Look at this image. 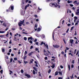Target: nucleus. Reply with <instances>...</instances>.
<instances>
[{
	"mask_svg": "<svg viewBox=\"0 0 79 79\" xmlns=\"http://www.w3.org/2000/svg\"><path fill=\"white\" fill-rule=\"evenodd\" d=\"M58 71L56 72L55 73V75L56 76V75H58Z\"/></svg>",
	"mask_w": 79,
	"mask_h": 79,
	"instance_id": "nucleus-22",
	"label": "nucleus"
},
{
	"mask_svg": "<svg viewBox=\"0 0 79 79\" xmlns=\"http://www.w3.org/2000/svg\"><path fill=\"white\" fill-rule=\"evenodd\" d=\"M73 3L74 5H78L79 4V2H77V1H75L73 2Z\"/></svg>",
	"mask_w": 79,
	"mask_h": 79,
	"instance_id": "nucleus-4",
	"label": "nucleus"
},
{
	"mask_svg": "<svg viewBox=\"0 0 79 79\" xmlns=\"http://www.w3.org/2000/svg\"><path fill=\"white\" fill-rule=\"evenodd\" d=\"M72 63H73V64H74V60H73Z\"/></svg>",
	"mask_w": 79,
	"mask_h": 79,
	"instance_id": "nucleus-49",
	"label": "nucleus"
},
{
	"mask_svg": "<svg viewBox=\"0 0 79 79\" xmlns=\"http://www.w3.org/2000/svg\"><path fill=\"white\" fill-rule=\"evenodd\" d=\"M41 37L42 39H44L45 38V35H42Z\"/></svg>",
	"mask_w": 79,
	"mask_h": 79,
	"instance_id": "nucleus-17",
	"label": "nucleus"
},
{
	"mask_svg": "<svg viewBox=\"0 0 79 79\" xmlns=\"http://www.w3.org/2000/svg\"><path fill=\"white\" fill-rule=\"evenodd\" d=\"M72 9L73 10H75V8L74 7H72Z\"/></svg>",
	"mask_w": 79,
	"mask_h": 79,
	"instance_id": "nucleus-44",
	"label": "nucleus"
},
{
	"mask_svg": "<svg viewBox=\"0 0 79 79\" xmlns=\"http://www.w3.org/2000/svg\"><path fill=\"white\" fill-rule=\"evenodd\" d=\"M67 26H71V24H67Z\"/></svg>",
	"mask_w": 79,
	"mask_h": 79,
	"instance_id": "nucleus-58",
	"label": "nucleus"
},
{
	"mask_svg": "<svg viewBox=\"0 0 79 79\" xmlns=\"http://www.w3.org/2000/svg\"><path fill=\"white\" fill-rule=\"evenodd\" d=\"M73 28H74V27H72L71 28V31H72V30H73Z\"/></svg>",
	"mask_w": 79,
	"mask_h": 79,
	"instance_id": "nucleus-56",
	"label": "nucleus"
},
{
	"mask_svg": "<svg viewBox=\"0 0 79 79\" xmlns=\"http://www.w3.org/2000/svg\"><path fill=\"white\" fill-rule=\"evenodd\" d=\"M44 59L45 60H47L48 58H47V57H45V58H44Z\"/></svg>",
	"mask_w": 79,
	"mask_h": 79,
	"instance_id": "nucleus-55",
	"label": "nucleus"
},
{
	"mask_svg": "<svg viewBox=\"0 0 79 79\" xmlns=\"http://www.w3.org/2000/svg\"><path fill=\"white\" fill-rule=\"evenodd\" d=\"M24 39L25 40H27V38H26V37H24Z\"/></svg>",
	"mask_w": 79,
	"mask_h": 79,
	"instance_id": "nucleus-31",
	"label": "nucleus"
},
{
	"mask_svg": "<svg viewBox=\"0 0 79 79\" xmlns=\"http://www.w3.org/2000/svg\"><path fill=\"white\" fill-rule=\"evenodd\" d=\"M33 48V46H31L30 47V49H32Z\"/></svg>",
	"mask_w": 79,
	"mask_h": 79,
	"instance_id": "nucleus-57",
	"label": "nucleus"
},
{
	"mask_svg": "<svg viewBox=\"0 0 79 79\" xmlns=\"http://www.w3.org/2000/svg\"><path fill=\"white\" fill-rule=\"evenodd\" d=\"M10 7V8H11V10H13L14 9V7L11 6Z\"/></svg>",
	"mask_w": 79,
	"mask_h": 79,
	"instance_id": "nucleus-16",
	"label": "nucleus"
},
{
	"mask_svg": "<svg viewBox=\"0 0 79 79\" xmlns=\"http://www.w3.org/2000/svg\"><path fill=\"white\" fill-rule=\"evenodd\" d=\"M12 61H13V59L12 58L10 60V63H11Z\"/></svg>",
	"mask_w": 79,
	"mask_h": 79,
	"instance_id": "nucleus-42",
	"label": "nucleus"
},
{
	"mask_svg": "<svg viewBox=\"0 0 79 79\" xmlns=\"http://www.w3.org/2000/svg\"><path fill=\"white\" fill-rule=\"evenodd\" d=\"M37 39H35V40L34 41V42H36V41H37Z\"/></svg>",
	"mask_w": 79,
	"mask_h": 79,
	"instance_id": "nucleus-43",
	"label": "nucleus"
},
{
	"mask_svg": "<svg viewBox=\"0 0 79 79\" xmlns=\"http://www.w3.org/2000/svg\"><path fill=\"white\" fill-rule=\"evenodd\" d=\"M76 50H77L76 49L75 50V51H74V54H76Z\"/></svg>",
	"mask_w": 79,
	"mask_h": 79,
	"instance_id": "nucleus-39",
	"label": "nucleus"
},
{
	"mask_svg": "<svg viewBox=\"0 0 79 79\" xmlns=\"http://www.w3.org/2000/svg\"><path fill=\"white\" fill-rule=\"evenodd\" d=\"M15 37V39H14V40H15V41H16V40H16V37L15 36L14 37Z\"/></svg>",
	"mask_w": 79,
	"mask_h": 79,
	"instance_id": "nucleus-36",
	"label": "nucleus"
},
{
	"mask_svg": "<svg viewBox=\"0 0 79 79\" xmlns=\"http://www.w3.org/2000/svg\"><path fill=\"white\" fill-rule=\"evenodd\" d=\"M70 42L72 44H73V42H74V40H70Z\"/></svg>",
	"mask_w": 79,
	"mask_h": 79,
	"instance_id": "nucleus-14",
	"label": "nucleus"
},
{
	"mask_svg": "<svg viewBox=\"0 0 79 79\" xmlns=\"http://www.w3.org/2000/svg\"><path fill=\"white\" fill-rule=\"evenodd\" d=\"M32 39H33L32 37H30L28 38V40H32Z\"/></svg>",
	"mask_w": 79,
	"mask_h": 79,
	"instance_id": "nucleus-11",
	"label": "nucleus"
},
{
	"mask_svg": "<svg viewBox=\"0 0 79 79\" xmlns=\"http://www.w3.org/2000/svg\"><path fill=\"white\" fill-rule=\"evenodd\" d=\"M35 43L36 44V45H38V44H39L38 42H36Z\"/></svg>",
	"mask_w": 79,
	"mask_h": 79,
	"instance_id": "nucleus-47",
	"label": "nucleus"
},
{
	"mask_svg": "<svg viewBox=\"0 0 79 79\" xmlns=\"http://www.w3.org/2000/svg\"><path fill=\"white\" fill-rule=\"evenodd\" d=\"M38 64H35V65L36 67H38V65H37Z\"/></svg>",
	"mask_w": 79,
	"mask_h": 79,
	"instance_id": "nucleus-59",
	"label": "nucleus"
},
{
	"mask_svg": "<svg viewBox=\"0 0 79 79\" xmlns=\"http://www.w3.org/2000/svg\"><path fill=\"white\" fill-rule=\"evenodd\" d=\"M60 68H61V69H63V67L62 65L60 66Z\"/></svg>",
	"mask_w": 79,
	"mask_h": 79,
	"instance_id": "nucleus-48",
	"label": "nucleus"
},
{
	"mask_svg": "<svg viewBox=\"0 0 79 79\" xmlns=\"http://www.w3.org/2000/svg\"><path fill=\"white\" fill-rule=\"evenodd\" d=\"M78 54H79V51H78L76 54V55H78Z\"/></svg>",
	"mask_w": 79,
	"mask_h": 79,
	"instance_id": "nucleus-50",
	"label": "nucleus"
},
{
	"mask_svg": "<svg viewBox=\"0 0 79 79\" xmlns=\"http://www.w3.org/2000/svg\"><path fill=\"white\" fill-rule=\"evenodd\" d=\"M68 68H69V71H70V65H68Z\"/></svg>",
	"mask_w": 79,
	"mask_h": 79,
	"instance_id": "nucleus-25",
	"label": "nucleus"
},
{
	"mask_svg": "<svg viewBox=\"0 0 79 79\" xmlns=\"http://www.w3.org/2000/svg\"><path fill=\"white\" fill-rule=\"evenodd\" d=\"M12 31H15V28H12Z\"/></svg>",
	"mask_w": 79,
	"mask_h": 79,
	"instance_id": "nucleus-60",
	"label": "nucleus"
},
{
	"mask_svg": "<svg viewBox=\"0 0 79 79\" xmlns=\"http://www.w3.org/2000/svg\"><path fill=\"white\" fill-rule=\"evenodd\" d=\"M33 68L34 69V70H35V71H36V74H37V69H36V68L35 67H33Z\"/></svg>",
	"mask_w": 79,
	"mask_h": 79,
	"instance_id": "nucleus-10",
	"label": "nucleus"
},
{
	"mask_svg": "<svg viewBox=\"0 0 79 79\" xmlns=\"http://www.w3.org/2000/svg\"><path fill=\"white\" fill-rule=\"evenodd\" d=\"M29 5H30V4H28V5L27 6H26L25 7V10H26V9H27V7H29Z\"/></svg>",
	"mask_w": 79,
	"mask_h": 79,
	"instance_id": "nucleus-9",
	"label": "nucleus"
},
{
	"mask_svg": "<svg viewBox=\"0 0 79 79\" xmlns=\"http://www.w3.org/2000/svg\"><path fill=\"white\" fill-rule=\"evenodd\" d=\"M44 54L45 56H48V54L46 52H45V53H44Z\"/></svg>",
	"mask_w": 79,
	"mask_h": 79,
	"instance_id": "nucleus-24",
	"label": "nucleus"
},
{
	"mask_svg": "<svg viewBox=\"0 0 79 79\" xmlns=\"http://www.w3.org/2000/svg\"><path fill=\"white\" fill-rule=\"evenodd\" d=\"M21 72L22 73H24V71L23 69H21Z\"/></svg>",
	"mask_w": 79,
	"mask_h": 79,
	"instance_id": "nucleus-29",
	"label": "nucleus"
},
{
	"mask_svg": "<svg viewBox=\"0 0 79 79\" xmlns=\"http://www.w3.org/2000/svg\"><path fill=\"white\" fill-rule=\"evenodd\" d=\"M59 74H60L61 76V75H62V74L63 73V71H61V72H59Z\"/></svg>",
	"mask_w": 79,
	"mask_h": 79,
	"instance_id": "nucleus-18",
	"label": "nucleus"
},
{
	"mask_svg": "<svg viewBox=\"0 0 79 79\" xmlns=\"http://www.w3.org/2000/svg\"><path fill=\"white\" fill-rule=\"evenodd\" d=\"M14 60H15V61H17V60L18 59L16 57L14 58Z\"/></svg>",
	"mask_w": 79,
	"mask_h": 79,
	"instance_id": "nucleus-30",
	"label": "nucleus"
},
{
	"mask_svg": "<svg viewBox=\"0 0 79 79\" xmlns=\"http://www.w3.org/2000/svg\"><path fill=\"white\" fill-rule=\"evenodd\" d=\"M44 45L45 47L47 48V49L48 50V44H45V43H44Z\"/></svg>",
	"mask_w": 79,
	"mask_h": 79,
	"instance_id": "nucleus-5",
	"label": "nucleus"
},
{
	"mask_svg": "<svg viewBox=\"0 0 79 79\" xmlns=\"http://www.w3.org/2000/svg\"><path fill=\"white\" fill-rule=\"evenodd\" d=\"M70 6H72V7H73V4H70Z\"/></svg>",
	"mask_w": 79,
	"mask_h": 79,
	"instance_id": "nucleus-51",
	"label": "nucleus"
},
{
	"mask_svg": "<svg viewBox=\"0 0 79 79\" xmlns=\"http://www.w3.org/2000/svg\"><path fill=\"white\" fill-rule=\"evenodd\" d=\"M7 24H10L9 23H3V26H4V27H6V26H7Z\"/></svg>",
	"mask_w": 79,
	"mask_h": 79,
	"instance_id": "nucleus-6",
	"label": "nucleus"
},
{
	"mask_svg": "<svg viewBox=\"0 0 79 79\" xmlns=\"http://www.w3.org/2000/svg\"><path fill=\"white\" fill-rule=\"evenodd\" d=\"M29 42L30 44H32V40H30L29 41Z\"/></svg>",
	"mask_w": 79,
	"mask_h": 79,
	"instance_id": "nucleus-32",
	"label": "nucleus"
},
{
	"mask_svg": "<svg viewBox=\"0 0 79 79\" xmlns=\"http://www.w3.org/2000/svg\"><path fill=\"white\" fill-rule=\"evenodd\" d=\"M9 52H11V49H10Z\"/></svg>",
	"mask_w": 79,
	"mask_h": 79,
	"instance_id": "nucleus-53",
	"label": "nucleus"
},
{
	"mask_svg": "<svg viewBox=\"0 0 79 79\" xmlns=\"http://www.w3.org/2000/svg\"><path fill=\"white\" fill-rule=\"evenodd\" d=\"M58 79H62V77H59Z\"/></svg>",
	"mask_w": 79,
	"mask_h": 79,
	"instance_id": "nucleus-64",
	"label": "nucleus"
},
{
	"mask_svg": "<svg viewBox=\"0 0 79 79\" xmlns=\"http://www.w3.org/2000/svg\"><path fill=\"white\" fill-rule=\"evenodd\" d=\"M8 30V28L6 27V29H5V31H7Z\"/></svg>",
	"mask_w": 79,
	"mask_h": 79,
	"instance_id": "nucleus-63",
	"label": "nucleus"
},
{
	"mask_svg": "<svg viewBox=\"0 0 79 79\" xmlns=\"http://www.w3.org/2000/svg\"><path fill=\"white\" fill-rule=\"evenodd\" d=\"M40 31V28H38L37 29V31L38 32H39V31Z\"/></svg>",
	"mask_w": 79,
	"mask_h": 79,
	"instance_id": "nucleus-21",
	"label": "nucleus"
},
{
	"mask_svg": "<svg viewBox=\"0 0 79 79\" xmlns=\"http://www.w3.org/2000/svg\"><path fill=\"white\" fill-rule=\"evenodd\" d=\"M0 73H1V74H3V70H2L0 71Z\"/></svg>",
	"mask_w": 79,
	"mask_h": 79,
	"instance_id": "nucleus-45",
	"label": "nucleus"
},
{
	"mask_svg": "<svg viewBox=\"0 0 79 79\" xmlns=\"http://www.w3.org/2000/svg\"><path fill=\"white\" fill-rule=\"evenodd\" d=\"M26 58H27V56H25L24 58V60H26Z\"/></svg>",
	"mask_w": 79,
	"mask_h": 79,
	"instance_id": "nucleus-52",
	"label": "nucleus"
},
{
	"mask_svg": "<svg viewBox=\"0 0 79 79\" xmlns=\"http://www.w3.org/2000/svg\"><path fill=\"white\" fill-rule=\"evenodd\" d=\"M35 73H36V72L34 70H33V74H35Z\"/></svg>",
	"mask_w": 79,
	"mask_h": 79,
	"instance_id": "nucleus-20",
	"label": "nucleus"
},
{
	"mask_svg": "<svg viewBox=\"0 0 79 79\" xmlns=\"http://www.w3.org/2000/svg\"><path fill=\"white\" fill-rule=\"evenodd\" d=\"M61 54H62V55H64V52H63V51H62L61 52Z\"/></svg>",
	"mask_w": 79,
	"mask_h": 79,
	"instance_id": "nucleus-40",
	"label": "nucleus"
},
{
	"mask_svg": "<svg viewBox=\"0 0 79 79\" xmlns=\"http://www.w3.org/2000/svg\"><path fill=\"white\" fill-rule=\"evenodd\" d=\"M24 63L25 64H26V63H27V61H24Z\"/></svg>",
	"mask_w": 79,
	"mask_h": 79,
	"instance_id": "nucleus-37",
	"label": "nucleus"
},
{
	"mask_svg": "<svg viewBox=\"0 0 79 79\" xmlns=\"http://www.w3.org/2000/svg\"><path fill=\"white\" fill-rule=\"evenodd\" d=\"M35 64H38V63H37V62H36V61H35Z\"/></svg>",
	"mask_w": 79,
	"mask_h": 79,
	"instance_id": "nucleus-62",
	"label": "nucleus"
},
{
	"mask_svg": "<svg viewBox=\"0 0 79 79\" xmlns=\"http://www.w3.org/2000/svg\"><path fill=\"white\" fill-rule=\"evenodd\" d=\"M4 35H0V37H3Z\"/></svg>",
	"mask_w": 79,
	"mask_h": 79,
	"instance_id": "nucleus-46",
	"label": "nucleus"
},
{
	"mask_svg": "<svg viewBox=\"0 0 79 79\" xmlns=\"http://www.w3.org/2000/svg\"><path fill=\"white\" fill-rule=\"evenodd\" d=\"M5 31H0V33L1 34H3V33H5Z\"/></svg>",
	"mask_w": 79,
	"mask_h": 79,
	"instance_id": "nucleus-19",
	"label": "nucleus"
},
{
	"mask_svg": "<svg viewBox=\"0 0 79 79\" xmlns=\"http://www.w3.org/2000/svg\"><path fill=\"white\" fill-rule=\"evenodd\" d=\"M35 31H37V24H35Z\"/></svg>",
	"mask_w": 79,
	"mask_h": 79,
	"instance_id": "nucleus-12",
	"label": "nucleus"
},
{
	"mask_svg": "<svg viewBox=\"0 0 79 79\" xmlns=\"http://www.w3.org/2000/svg\"><path fill=\"white\" fill-rule=\"evenodd\" d=\"M51 72V69H49L48 71V73H50Z\"/></svg>",
	"mask_w": 79,
	"mask_h": 79,
	"instance_id": "nucleus-34",
	"label": "nucleus"
},
{
	"mask_svg": "<svg viewBox=\"0 0 79 79\" xmlns=\"http://www.w3.org/2000/svg\"><path fill=\"white\" fill-rule=\"evenodd\" d=\"M68 31H69V28L68 29V30H67L66 32V33H68Z\"/></svg>",
	"mask_w": 79,
	"mask_h": 79,
	"instance_id": "nucleus-54",
	"label": "nucleus"
},
{
	"mask_svg": "<svg viewBox=\"0 0 79 79\" xmlns=\"http://www.w3.org/2000/svg\"><path fill=\"white\" fill-rule=\"evenodd\" d=\"M76 14L77 15H79V10L77 9V12H76Z\"/></svg>",
	"mask_w": 79,
	"mask_h": 79,
	"instance_id": "nucleus-7",
	"label": "nucleus"
},
{
	"mask_svg": "<svg viewBox=\"0 0 79 79\" xmlns=\"http://www.w3.org/2000/svg\"><path fill=\"white\" fill-rule=\"evenodd\" d=\"M10 74H11V73H13V72L11 71H10Z\"/></svg>",
	"mask_w": 79,
	"mask_h": 79,
	"instance_id": "nucleus-41",
	"label": "nucleus"
},
{
	"mask_svg": "<svg viewBox=\"0 0 79 79\" xmlns=\"http://www.w3.org/2000/svg\"><path fill=\"white\" fill-rule=\"evenodd\" d=\"M35 51H38V50H39V48H36L35 49Z\"/></svg>",
	"mask_w": 79,
	"mask_h": 79,
	"instance_id": "nucleus-38",
	"label": "nucleus"
},
{
	"mask_svg": "<svg viewBox=\"0 0 79 79\" xmlns=\"http://www.w3.org/2000/svg\"><path fill=\"white\" fill-rule=\"evenodd\" d=\"M27 51H25L24 53V55H26V54H27Z\"/></svg>",
	"mask_w": 79,
	"mask_h": 79,
	"instance_id": "nucleus-28",
	"label": "nucleus"
},
{
	"mask_svg": "<svg viewBox=\"0 0 79 79\" xmlns=\"http://www.w3.org/2000/svg\"><path fill=\"white\" fill-rule=\"evenodd\" d=\"M74 19H75V20H76V19H77V17L76 16L74 17Z\"/></svg>",
	"mask_w": 79,
	"mask_h": 79,
	"instance_id": "nucleus-26",
	"label": "nucleus"
},
{
	"mask_svg": "<svg viewBox=\"0 0 79 79\" xmlns=\"http://www.w3.org/2000/svg\"><path fill=\"white\" fill-rule=\"evenodd\" d=\"M2 52H3V53L4 52H5V48H2Z\"/></svg>",
	"mask_w": 79,
	"mask_h": 79,
	"instance_id": "nucleus-15",
	"label": "nucleus"
},
{
	"mask_svg": "<svg viewBox=\"0 0 79 79\" xmlns=\"http://www.w3.org/2000/svg\"><path fill=\"white\" fill-rule=\"evenodd\" d=\"M72 2V1H68L67 2L68 3H71V2Z\"/></svg>",
	"mask_w": 79,
	"mask_h": 79,
	"instance_id": "nucleus-23",
	"label": "nucleus"
},
{
	"mask_svg": "<svg viewBox=\"0 0 79 79\" xmlns=\"http://www.w3.org/2000/svg\"><path fill=\"white\" fill-rule=\"evenodd\" d=\"M34 16L35 18H37V15H34Z\"/></svg>",
	"mask_w": 79,
	"mask_h": 79,
	"instance_id": "nucleus-61",
	"label": "nucleus"
},
{
	"mask_svg": "<svg viewBox=\"0 0 79 79\" xmlns=\"http://www.w3.org/2000/svg\"><path fill=\"white\" fill-rule=\"evenodd\" d=\"M21 53V52H20V50H19V52H18V55H19Z\"/></svg>",
	"mask_w": 79,
	"mask_h": 79,
	"instance_id": "nucleus-27",
	"label": "nucleus"
},
{
	"mask_svg": "<svg viewBox=\"0 0 79 79\" xmlns=\"http://www.w3.org/2000/svg\"><path fill=\"white\" fill-rule=\"evenodd\" d=\"M49 5L51 7H53L54 6H55V7H58L59 8H60V6L59 5V4L58 3H50L49 4Z\"/></svg>",
	"mask_w": 79,
	"mask_h": 79,
	"instance_id": "nucleus-1",
	"label": "nucleus"
},
{
	"mask_svg": "<svg viewBox=\"0 0 79 79\" xmlns=\"http://www.w3.org/2000/svg\"><path fill=\"white\" fill-rule=\"evenodd\" d=\"M44 43H44V42H42L41 44H40V45H43Z\"/></svg>",
	"mask_w": 79,
	"mask_h": 79,
	"instance_id": "nucleus-35",
	"label": "nucleus"
},
{
	"mask_svg": "<svg viewBox=\"0 0 79 79\" xmlns=\"http://www.w3.org/2000/svg\"><path fill=\"white\" fill-rule=\"evenodd\" d=\"M20 22H19L18 23L19 25V26H21L22 24H24V19L23 21H20Z\"/></svg>",
	"mask_w": 79,
	"mask_h": 79,
	"instance_id": "nucleus-2",
	"label": "nucleus"
},
{
	"mask_svg": "<svg viewBox=\"0 0 79 79\" xmlns=\"http://www.w3.org/2000/svg\"><path fill=\"white\" fill-rule=\"evenodd\" d=\"M25 76H26L27 77H28V78H29V77H31V76L28 74H25Z\"/></svg>",
	"mask_w": 79,
	"mask_h": 79,
	"instance_id": "nucleus-8",
	"label": "nucleus"
},
{
	"mask_svg": "<svg viewBox=\"0 0 79 79\" xmlns=\"http://www.w3.org/2000/svg\"><path fill=\"white\" fill-rule=\"evenodd\" d=\"M53 46L54 48H59L60 47V46L59 45L56 44L55 45H53Z\"/></svg>",
	"mask_w": 79,
	"mask_h": 79,
	"instance_id": "nucleus-3",
	"label": "nucleus"
},
{
	"mask_svg": "<svg viewBox=\"0 0 79 79\" xmlns=\"http://www.w3.org/2000/svg\"><path fill=\"white\" fill-rule=\"evenodd\" d=\"M34 52H31L30 53H29L28 54L29 56H31V55H32V54Z\"/></svg>",
	"mask_w": 79,
	"mask_h": 79,
	"instance_id": "nucleus-13",
	"label": "nucleus"
},
{
	"mask_svg": "<svg viewBox=\"0 0 79 79\" xmlns=\"http://www.w3.org/2000/svg\"><path fill=\"white\" fill-rule=\"evenodd\" d=\"M71 67L72 68H74V65L73 64H72L71 65Z\"/></svg>",
	"mask_w": 79,
	"mask_h": 79,
	"instance_id": "nucleus-33",
	"label": "nucleus"
}]
</instances>
